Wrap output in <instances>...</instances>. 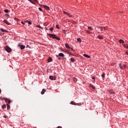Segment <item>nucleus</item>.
<instances>
[{"label":"nucleus","mask_w":128,"mask_h":128,"mask_svg":"<svg viewBox=\"0 0 128 128\" xmlns=\"http://www.w3.org/2000/svg\"><path fill=\"white\" fill-rule=\"evenodd\" d=\"M63 12H64V14H68V12H64V11Z\"/></svg>","instance_id":"nucleus-41"},{"label":"nucleus","mask_w":128,"mask_h":128,"mask_svg":"<svg viewBox=\"0 0 128 128\" xmlns=\"http://www.w3.org/2000/svg\"><path fill=\"white\" fill-rule=\"evenodd\" d=\"M56 28H60L58 25H56Z\"/></svg>","instance_id":"nucleus-43"},{"label":"nucleus","mask_w":128,"mask_h":128,"mask_svg":"<svg viewBox=\"0 0 128 128\" xmlns=\"http://www.w3.org/2000/svg\"><path fill=\"white\" fill-rule=\"evenodd\" d=\"M105 76H106V74H104V72H103L102 74V78H105Z\"/></svg>","instance_id":"nucleus-19"},{"label":"nucleus","mask_w":128,"mask_h":128,"mask_svg":"<svg viewBox=\"0 0 128 128\" xmlns=\"http://www.w3.org/2000/svg\"><path fill=\"white\" fill-rule=\"evenodd\" d=\"M2 110H4V108H6V104H3L2 105Z\"/></svg>","instance_id":"nucleus-14"},{"label":"nucleus","mask_w":128,"mask_h":128,"mask_svg":"<svg viewBox=\"0 0 128 128\" xmlns=\"http://www.w3.org/2000/svg\"><path fill=\"white\" fill-rule=\"evenodd\" d=\"M119 68H120L121 70H124V66H122L120 64H119Z\"/></svg>","instance_id":"nucleus-27"},{"label":"nucleus","mask_w":128,"mask_h":128,"mask_svg":"<svg viewBox=\"0 0 128 128\" xmlns=\"http://www.w3.org/2000/svg\"><path fill=\"white\" fill-rule=\"evenodd\" d=\"M33 1V2H36V4H38V2L37 0H32Z\"/></svg>","instance_id":"nucleus-32"},{"label":"nucleus","mask_w":128,"mask_h":128,"mask_svg":"<svg viewBox=\"0 0 128 128\" xmlns=\"http://www.w3.org/2000/svg\"><path fill=\"white\" fill-rule=\"evenodd\" d=\"M5 16H6L7 18H10V15L8 14H6Z\"/></svg>","instance_id":"nucleus-36"},{"label":"nucleus","mask_w":128,"mask_h":128,"mask_svg":"<svg viewBox=\"0 0 128 128\" xmlns=\"http://www.w3.org/2000/svg\"><path fill=\"white\" fill-rule=\"evenodd\" d=\"M4 12H6V14H8V12L9 10H8L6 9V10H4Z\"/></svg>","instance_id":"nucleus-25"},{"label":"nucleus","mask_w":128,"mask_h":128,"mask_svg":"<svg viewBox=\"0 0 128 128\" xmlns=\"http://www.w3.org/2000/svg\"><path fill=\"white\" fill-rule=\"evenodd\" d=\"M28 0V2H31V4H34V1L32 0Z\"/></svg>","instance_id":"nucleus-15"},{"label":"nucleus","mask_w":128,"mask_h":128,"mask_svg":"<svg viewBox=\"0 0 128 128\" xmlns=\"http://www.w3.org/2000/svg\"><path fill=\"white\" fill-rule=\"evenodd\" d=\"M0 30H1V32H8V30H6L3 28H2Z\"/></svg>","instance_id":"nucleus-7"},{"label":"nucleus","mask_w":128,"mask_h":128,"mask_svg":"<svg viewBox=\"0 0 128 128\" xmlns=\"http://www.w3.org/2000/svg\"><path fill=\"white\" fill-rule=\"evenodd\" d=\"M26 22H28V24H32V22L28 21V20H26Z\"/></svg>","instance_id":"nucleus-30"},{"label":"nucleus","mask_w":128,"mask_h":128,"mask_svg":"<svg viewBox=\"0 0 128 128\" xmlns=\"http://www.w3.org/2000/svg\"><path fill=\"white\" fill-rule=\"evenodd\" d=\"M38 10H40V12H42V8H39Z\"/></svg>","instance_id":"nucleus-38"},{"label":"nucleus","mask_w":128,"mask_h":128,"mask_svg":"<svg viewBox=\"0 0 128 128\" xmlns=\"http://www.w3.org/2000/svg\"><path fill=\"white\" fill-rule=\"evenodd\" d=\"M52 62V58L50 57L48 58V62Z\"/></svg>","instance_id":"nucleus-24"},{"label":"nucleus","mask_w":128,"mask_h":128,"mask_svg":"<svg viewBox=\"0 0 128 128\" xmlns=\"http://www.w3.org/2000/svg\"><path fill=\"white\" fill-rule=\"evenodd\" d=\"M47 62H48V59L47 60Z\"/></svg>","instance_id":"nucleus-51"},{"label":"nucleus","mask_w":128,"mask_h":128,"mask_svg":"<svg viewBox=\"0 0 128 128\" xmlns=\"http://www.w3.org/2000/svg\"><path fill=\"white\" fill-rule=\"evenodd\" d=\"M85 58H90V56L86 54H83Z\"/></svg>","instance_id":"nucleus-10"},{"label":"nucleus","mask_w":128,"mask_h":128,"mask_svg":"<svg viewBox=\"0 0 128 128\" xmlns=\"http://www.w3.org/2000/svg\"><path fill=\"white\" fill-rule=\"evenodd\" d=\"M2 97H0V100H2Z\"/></svg>","instance_id":"nucleus-53"},{"label":"nucleus","mask_w":128,"mask_h":128,"mask_svg":"<svg viewBox=\"0 0 128 128\" xmlns=\"http://www.w3.org/2000/svg\"><path fill=\"white\" fill-rule=\"evenodd\" d=\"M37 28H42V29L43 28L42 27L38 25L37 26Z\"/></svg>","instance_id":"nucleus-39"},{"label":"nucleus","mask_w":128,"mask_h":128,"mask_svg":"<svg viewBox=\"0 0 128 128\" xmlns=\"http://www.w3.org/2000/svg\"><path fill=\"white\" fill-rule=\"evenodd\" d=\"M56 58H58V60H60V58L58 56H56Z\"/></svg>","instance_id":"nucleus-40"},{"label":"nucleus","mask_w":128,"mask_h":128,"mask_svg":"<svg viewBox=\"0 0 128 128\" xmlns=\"http://www.w3.org/2000/svg\"><path fill=\"white\" fill-rule=\"evenodd\" d=\"M64 32H66V30H63Z\"/></svg>","instance_id":"nucleus-50"},{"label":"nucleus","mask_w":128,"mask_h":128,"mask_svg":"<svg viewBox=\"0 0 128 128\" xmlns=\"http://www.w3.org/2000/svg\"><path fill=\"white\" fill-rule=\"evenodd\" d=\"M98 30H100V32H103L104 30H107L108 28L106 27H102V26H100L98 27Z\"/></svg>","instance_id":"nucleus-3"},{"label":"nucleus","mask_w":128,"mask_h":128,"mask_svg":"<svg viewBox=\"0 0 128 128\" xmlns=\"http://www.w3.org/2000/svg\"><path fill=\"white\" fill-rule=\"evenodd\" d=\"M21 24H24V22H21Z\"/></svg>","instance_id":"nucleus-46"},{"label":"nucleus","mask_w":128,"mask_h":128,"mask_svg":"<svg viewBox=\"0 0 128 128\" xmlns=\"http://www.w3.org/2000/svg\"><path fill=\"white\" fill-rule=\"evenodd\" d=\"M47 72H48V69H47Z\"/></svg>","instance_id":"nucleus-54"},{"label":"nucleus","mask_w":128,"mask_h":128,"mask_svg":"<svg viewBox=\"0 0 128 128\" xmlns=\"http://www.w3.org/2000/svg\"><path fill=\"white\" fill-rule=\"evenodd\" d=\"M126 54H128V52H126Z\"/></svg>","instance_id":"nucleus-47"},{"label":"nucleus","mask_w":128,"mask_h":128,"mask_svg":"<svg viewBox=\"0 0 128 128\" xmlns=\"http://www.w3.org/2000/svg\"><path fill=\"white\" fill-rule=\"evenodd\" d=\"M65 46L67 48H70V50H72L73 52H75V50H74V48H70V46H68V44H66Z\"/></svg>","instance_id":"nucleus-4"},{"label":"nucleus","mask_w":128,"mask_h":128,"mask_svg":"<svg viewBox=\"0 0 128 128\" xmlns=\"http://www.w3.org/2000/svg\"><path fill=\"white\" fill-rule=\"evenodd\" d=\"M67 16H69V18H72V15L68 13Z\"/></svg>","instance_id":"nucleus-31"},{"label":"nucleus","mask_w":128,"mask_h":128,"mask_svg":"<svg viewBox=\"0 0 128 128\" xmlns=\"http://www.w3.org/2000/svg\"><path fill=\"white\" fill-rule=\"evenodd\" d=\"M44 7L46 10H48V6L44 5Z\"/></svg>","instance_id":"nucleus-18"},{"label":"nucleus","mask_w":128,"mask_h":128,"mask_svg":"<svg viewBox=\"0 0 128 128\" xmlns=\"http://www.w3.org/2000/svg\"><path fill=\"white\" fill-rule=\"evenodd\" d=\"M50 36V38H54V40H60V38H58L56 36V35L54 34H48Z\"/></svg>","instance_id":"nucleus-1"},{"label":"nucleus","mask_w":128,"mask_h":128,"mask_svg":"<svg viewBox=\"0 0 128 128\" xmlns=\"http://www.w3.org/2000/svg\"><path fill=\"white\" fill-rule=\"evenodd\" d=\"M58 56H62V58H64V54L62 53H60Z\"/></svg>","instance_id":"nucleus-11"},{"label":"nucleus","mask_w":128,"mask_h":128,"mask_svg":"<svg viewBox=\"0 0 128 128\" xmlns=\"http://www.w3.org/2000/svg\"><path fill=\"white\" fill-rule=\"evenodd\" d=\"M5 50H6L7 52H12V48L6 46L5 47Z\"/></svg>","instance_id":"nucleus-2"},{"label":"nucleus","mask_w":128,"mask_h":128,"mask_svg":"<svg viewBox=\"0 0 128 128\" xmlns=\"http://www.w3.org/2000/svg\"><path fill=\"white\" fill-rule=\"evenodd\" d=\"M98 38H99L100 40H102V38H104V37H102V36H98Z\"/></svg>","instance_id":"nucleus-23"},{"label":"nucleus","mask_w":128,"mask_h":128,"mask_svg":"<svg viewBox=\"0 0 128 128\" xmlns=\"http://www.w3.org/2000/svg\"><path fill=\"white\" fill-rule=\"evenodd\" d=\"M10 102H12V100H8V104H10Z\"/></svg>","instance_id":"nucleus-37"},{"label":"nucleus","mask_w":128,"mask_h":128,"mask_svg":"<svg viewBox=\"0 0 128 128\" xmlns=\"http://www.w3.org/2000/svg\"><path fill=\"white\" fill-rule=\"evenodd\" d=\"M48 36V33H47Z\"/></svg>","instance_id":"nucleus-55"},{"label":"nucleus","mask_w":128,"mask_h":128,"mask_svg":"<svg viewBox=\"0 0 128 128\" xmlns=\"http://www.w3.org/2000/svg\"><path fill=\"white\" fill-rule=\"evenodd\" d=\"M123 46H124V48H128V44H124Z\"/></svg>","instance_id":"nucleus-13"},{"label":"nucleus","mask_w":128,"mask_h":128,"mask_svg":"<svg viewBox=\"0 0 128 128\" xmlns=\"http://www.w3.org/2000/svg\"><path fill=\"white\" fill-rule=\"evenodd\" d=\"M88 30H94V28H92V26H88Z\"/></svg>","instance_id":"nucleus-29"},{"label":"nucleus","mask_w":128,"mask_h":128,"mask_svg":"<svg viewBox=\"0 0 128 128\" xmlns=\"http://www.w3.org/2000/svg\"><path fill=\"white\" fill-rule=\"evenodd\" d=\"M49 30L50 32H52V30H54V28H49Z\"/></svg>","instance_id":"nucleus-34"},{"label":"nucleus","mask_w":128,"mask_h":128,"mask_svg":"<svg viewBox=\"0 0 128 128\" xmlns=\"http://www.w3.org/2000/svg\"><path fill=\"white\" fill-rule=\"evenodd\" d=\"M45 28V30H48V28Z\"/></svg>","instance_id":"nucleus-52"},{"label":"nucleus","mask_w":128,"mask_h":128,"mask_svg":"<svg viewBox=\"0 0 128 128\" xmlns=\"http://www.w3.org/2000/svg\"><path fill=\"white\" fill-rule=\"evenodd\" d=\"M46 92V89L43 88L42 90V91L41 92V94H44V92Z\"/></svg>","instance_id":"nucleus-8"},{"label":"nucleus","mask_w":128,"mask_h":128,"mask_svg":"<svg viewBox=\"0 0 128 128\" xmlns=\"http://www.w3.org/2000/svg\"><path fill=\"white\" fill-rule=\"evenodd\" d=\"M2 94V90L0 88V94Z\"/></svg>","instance_id":"nucleus-48"},{"label":"nucleus","mask_w":128,"mask_h":128,"mask_svg":"<svg viewBox=\"0 0 128 128\" xmlns=\"http://www.w3.org/2000/svg\"><path fill=\"white\" fill-rule=\"evenodd\" d=\"M4 100L6 102H8V98H4Z\"/></svg>","instance_id":"nucleus-16"},{"label":"nucleus","mask_w":128,"mask_h":128,"mask_svg":"<svg viewBox=\"0 0 128 128\" xmlns=\"http://www.w3.org/2000/svg\"><path fill=\"white\" fill-rule=\"evenodd\" d=\"M119 42H120V44H124V40H120Z\"/></svg>","instance_id":"nucleus-17"},{"label":"nucleus","mask_w":128,"mask_h":128,"mask_svg":"<svg viewBox=\"0 0 128 128\" xmlns=\"http://www.w3.org/2000/svg\"><path fill=\"white\" fill-rule=\"evenodd\" d=\"M1 100H4V98H1Z\"/></svg>","instance_id":"nucleus-49"},{"label":"nucleus","mask_w":128,"mask_h":128,"mask_svg":"<svg viewBox=\"0 0 128 128\" xmlns=\"http://www.w3.org/2000/svg\"><path fill=\"white\" fill-rule=\"evenodd\" d=\"M49 78L51 80H56V77L54 76H50Z\"/></svg>","instance_id":"nucleus-6"},{"label":"nucleus","mask_w":128,"mask_h":128,"mask_svg":"<svg viewBox=\"0 0 128 128\" xmlns=\"http://www.w3.org/2000/svg\"><path fill=\"white\" fill-rule=\"evenodd\" d=\"M70 104H74V106H76V102H71Z\"/></svg>","instance_id":"nucleus-28"},{"label":"nucleus","mask_w":128,"mask_h":128,"mask_svg":"<svg viewBox=\"0 0 128 128\" xmlns=\"http://www.w3.org/2000/svg\"><path fill=\"white\" fill-rule=\"evenodd\" d=\"M77 41L78 42H82V39H80V38H78L77 39Z\"/></svg>","instance_id":"nucleus-26"},{"label":"nucleus","mask_w":128,"mask_h":128,"mask_svg":"<svg viewBox=\"0 0 128 128\" xmlns=\"http://www.w3.org/2000/svg\"><path fill=\"white\" fill-rule=\"evenodd\" d=\"M3 118H8V117L6 116H4Z\"/></svg>","instance_id":"nucleus-42"},{"label":"nucleus","mask_w":128,"mask_h":128,"mask_svg":"<svg viewBox=\"0 0 128 128\" xmlns=\"http://www.w3.org/2000/svg\"><path fill=\"white\" fill-rule=\"evenodd\" d=\"M76 106H80V103H76Z\"/></svg>","instance_id":"nucleus-44"},{"label":"nucleus","mask_w":128,"mask_h":128,"mask_svg":"<svg viewBox=\"0 0 128 128\" xmlns=\"http://www.w3.org/2000/svg\"><path fill=\"white\" fill-rule=\"evenodd\" d=\"M72 80H74V82H76V78H72Z\"/></svg>","instance_id":"nucleus-35"},{"label":"nucleus","mask_w":128,"mask_h":128,"mask_svg":"<svg viewBox=\"0 0 128 128\" xmlns=\"http://www.w3.org/2000/svg\"><path fill=\"white\" fill-rule=\"evenodd\" d=\"M4 22L5 24H8V26H12V24L10 23V22H8V20H4Z\"/></svg>","instance_id":"nucleus-5"},{"label":"nucleus","mask_w":128,"mask_h":128,"mask_svg":"<svg viewBox=\"0 0 128 128\" xmlns=\"http://www.w3.org/2000/svg\"><path fill=\"white\" fill-rule=\"evenodd\" d=\"M70 61L72 62H76V60L72 58H71L70 59Z\"/></svg>","instance_id":"nucleus-20"},{"label":"nucleus","mask_w":128,"mask_h":128,"mask_svg":"<svg viewBox=\"0 0 128 128\" xmlns=\"http://www.w3.org/2000/svg\"><path fill=\"white\" fill-rule=\"evenodd\" d=\"M85 32H86V34H90V31L88 30H86Z\"/></svg>","instance_id":"nucleus-33"},{"label":"nucleus","mask_w":128,"mask_h":128,"mask_svg":"<svg viewBox=\"0 0 128 128\" xmlns=\"http://www.w3.org/2000/svg\"><path fill=\"white\" fill-rule=\"evenodd\" d=\"M109 92H110V94H114V91L110 90V91Z\"/></svg>","instance_id":"nucleus-21"},{"label":"nucleus","mask_w":128,"mask_h":128,"mask_svg":"<svg viewBox=\"0 0 128 128\" xmlns=\"http://www.w3.org/2000/svg\"><path fill=\"white\" fill-rule=\"evenodd\" d=\"M48 10H50V8H48Z\"/></svg>","instance_id":"nucleus-56"},{"label":"nucleus","mask_w":128,"mask_h":128,"mask_svg":"<svg viewBox=\"0 0 128 128\" xmlns=\"http://www.w3.org/2000/svg\"><path fill=\"white\" fill-rule=\"evenodd\" d=\"M7 106V110H10V106L8 104H6Z\"/></svg>","instance_id":"nucleus-22"},{"label":"nucleus","mask_w":128,"mask_h":128,"mask_svg":"<svg viewBox=\"0 0 128 128\" xmlns=\"http://www.w3.org/2000/svg\"><path fill=\"white\" fill-rule=\"evenodd\" d=\"M20 50H24V48H26V46L24 45H20Z\"/></svg>","instance_id":"nucleus-9"},{"label":"nucleus","mask_w":128,"mask_h":128,"mask_svg":"<svg viewBox=\"0 0 128 128\" xmlns=\"http://www.w3.org/2000/svg\"><path fill=\"white\" fill-rule=\"evenodd\" d=\"M96 78H94V76H92V80H94Z\"/></svg>","instance_id":"nucleus-45"},{"label":"nucleus","mask_w":128,"mask_h":128,"mask_svg":"<svg viewBox=\"0 0 128 128\" xmlns=\"http://www.w3.org/2000/svg\"><path fill=\"white\" fill-rule=\"evenodd\" d=\"M90 88H93V90H96V88L94 87V85L90 84Z\"/></svg>","instance_id":"nucleus-12"}]
</instances>
